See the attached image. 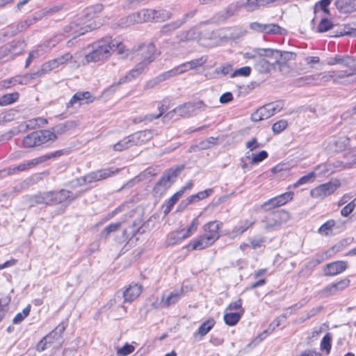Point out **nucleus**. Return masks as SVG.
<instances>
[{
    "mask_svg": "<svg viewBox=\"0 0 356 356\" xmlns=\"http://www.w3.org/2000/svg\"><path fill=\"white\" fill-rule=\"evenodd\" d=\"M327 63L329 65H339L345 69L309 75L304 79L323 82L332 81L334 83H342L341 80L356 76V60L353 56L336 55L334 57L329 58ZM355 81H356V76Z\"/></svg>",
    "mask_w": 356,
    "mask_h": 356,
    "instance_id": "obj_1",
    "label": "nucleus"
},
{
    "mask_svg": "<svg viewBox=\"0 0 356 356\" xmlns=\"http://www.w3.org/2000/svg\"><path fill=\"white\" fill-rule=\"evenodd\" d=\"M92 50L85 55L84 59L81 61L83 65L90 63L102 61L111 55L114 51L118 54L125 52L124 45L119 40H113L111 37H106L99 40L91 45Z\"/></svg>",
    "mask_w": 356,
    "mask_h": 356,
    "instance_id": "obj_2",
    "label": "nucleus"
},
{
    "mask_svg": "<svg viewBox=\"0 0 356 356\" xmlns=\"http://www.w3.org/2000/svg\"><path fill=\"white\" fill-rule=\"evenodd\" d=\"M102 4H95L92 6L88 7L85 10L84 19L83 24H81L76 22H72L69 26L65 28L66 32H72L69 35L73 39L76 37L83 35L88 31H90L98 28L100 26V23L91 22L97 14L100 13L103 10Z\"/></svg>",
    "mask_w": 356,
    "mask_h": 356,
    "instance_id": "obj_3",
    "label": "nucleus"
},
{
    "mask_svg": "<svg viewBox=\"0 0 356 356\" xmlns=\"http://www.w3.org/2000/svg\"><path fill=\"white\" fill-rule=\"evenodd\" d=\"M134 58L140 62L136 67L141 72L156 56V47L153 43H144L133 51Z\"/></svg>",
    "mask_w": 356,
    "mask_h": 356,
    "instance_id": "obj_4",
    "label": "nucleus"
},
{
    "mask_svg": "<svg viewBox=\"0 0 356 356\" xmlns=\"http://www.w3.org/2000/svg\"><path fill=\"white\" fill-rule=\"evenodd\" d=\"M63 152L62 150L56 151L54 152L42 155L31 160L26 161L19 165L10 166L7 169L3 170V172H7L8 175H13L18 172L26 171L31 168H35V166L47 161L49 159L60 156L63 155Z\"/></svg>",
    "mask_w": 356,
    "mask_h": 356,
    "instance_id": "obj_5",
    "label": "nucleus"
},
{
    "mask_svg": "<svg viewBox=\"0 0 356 356\" xmlns=\"http://www.w3.org/2000/svg\"><path fill=\"white\" fill-rule=\"evenodd\" d=\"M182 169L183 167L177 166L166 170L154 187V195L156 197L162 196L175 181Z\"/></svg>",
    "mask_w": 356,
    "mask_h": 356,
    "instance_id": "obj_6",
    "label": "nucleus"
},
{
    "mask_svg": "<svg viewBox=\"0 0 356 356\" xmlns=\"http://www.w3.org/2000/svg\"><path fill=\"white\" fill-rule=\"evenodd\" d=\"M264 50L265 51H270V53L265 52L262 54V56H259L254 66L259 72L268 73L275 67V65L277 64L278 58L281 56V54L278 52V50L271 49H264Z\"/></svg>",
    "mask_w": 356,
    "mask_h": 356,
    "instance_id": "obj_7",
    "label": "nucleus"
},
{
    "mask_svg": "<svg viewBox=\"0 0 356 356\" xmlns=\"http://www.w3.org/2000/svg\"><path fill=\"white\" fill-rule=\"evenodd\" d=\"M56 137L54 133H51L49 129L41 130L32 132L26 136L23 139V145L25 147H33L40 145L49 140H55Z\"/></svg>",
    "mask_w": 356,
    "mask_h": 356,
    "instance_id": "obj_8",
    "label": "nucleus"
},
{
    "mask_svg": "<svg viewBox=\"0 0 356 356\" xmlns=\"http://www.w3.org/2000/svg\"><path fill=\"white\" fill-rule=\"evenodd\" d=\"M188 63H182L168 71H166L165 72H163L156 76L155 78L149 80L147 83V88H153L155 86L158 85L159 83L165 81L173 76L185 73L186 72L188 71L190 67H188Z\"/></svg>",
    "mask_w": 356,
    "mask_h": 356,
    "instance_id": "obj_9",
    "label": "nucleus"
},
{
    "mask_svg": "<svg viewBox=\"0 0 356 356\" xmlns=\"http://www.w3.org/2000/svg\"><path fill=\"white\" fill-rule=\"evenodd\" d=\"M341 186L340 181L337 179H332L327 183L320 184L310 191L313 198L323 199L332 195Z\"/></svg>",
    "mask_w": 356,
    "mask_h": 356,
    "instance_id": "obj_10",
    "label": "nucleus"
},
{
    "mask_svg": "<svg viewBox=\"0 0 356 356\" xmlns=\"http://www.w3.org/2000/svg\"><path fill=\"white\" fill-rule=\"evenodd\" d=\"M81 195V192L74 194L70 191L62 189L57 192H47V197H46V199L47 201L49 202V204H54L61 203L66 200L72 202L79 197Z\"/></svg>",
    "mask_w": 356,
    "mask_h": 356,
    "instance_id": "obj_11",
    "label": "nucleus"
},
{
    "mask_svg": "<svg viewBox=\"0 0 356 356\" xmlns=\"http://www.w3.org/2000/svg\"><path fill=\"white\" fill-rule=\"evenodd\" d=\"M142 10L145 22L152 21L161 22L171 17V13L166 10L143 9Z\"/></svg>",
    "mask_w": 356,
    "mask_h": 356,
    "instance_id": "obj_12",
    "label": "nucleus"
},
{
    "mask_svg": "<svg viewBox=\"0 0 356 356\" xmlns=\"http://www.w3.org/2000/svg\"><path fill=\"white\" fill-rule=\"evenodd\" d=\"M349 157H354L352 161H335L330 163L332 168V173L341 171L345 169H350L356 165V150H349L343 154L344 159Z\"/></svg>",
    "mask_w": 356,
    "mask_h": 356,
    "instance_id": "obj_13",
    "label": "nucleus"
},
{
    "mask_svg": "<svg viewBox=\"0 0 356 356\" xmlns=\"http://www.w3.org/2000/svg\"><path fill=\"white\" fill-rule=\"evenodd\" d=\"M293 197V193L286 192L275 197L270 198L262 204V207L268 211L273 208L284 205Z\"/></svg>",
    "mask_w": 356,
    "mask_h": 356,
    "instance_id": "obj_14",
    "label": "nucleus"
},
{
    "mask_svg": "<svg viewBox=\"0 0 356 356\" xmlns=\"http://www.w3.org/2000/svg\"><path fill=\"white\" fill-rule=\"evenodd\" d=\"M120 172L119 168H106L90 172L87 175L88 182L91 184L112 177Z\"/></svg>",
    "mask_w": 356,
    "mask_h": 356,
    "instance_id": "obj_15",
    "label": "nucleus"
},
{
    "mask_svg": "<svg viewBox=\"0 0 356 356\" xmlns=\"http://www.w3.org/2000/svg\"><path fill=\"white\" fill-rule=\"evenodd\" d=\"M94 97L90 92H78L75 93L67 104V107H79L82 104L91 103Z\"/></svg>",
    "mask_w": 356,
    "mask_h": 356,
    "instance_id": "obj_16",
    "label": "nucleus"
},
{
    "mask_svg": "<svg viewBox=\"0 0 356 356\" xmlns=\"http://www.w3.org/2000/svg\"><path fill=\"white\" fill-rule=\"evenodd\" d=\"M204 24H200L197 26L192 27L187 31H181L178 35V39L181 42H187L191 40H197L200 43V35H201V26Z\"/></svg>",
    "mask_w": 356,
    "mask_h": 356,
    "instance_id": "obj_17",
    "label": "nucleus"
},
{
    "mask_svg": "<svg viewBox=\"0 0 356 356\" xmlns=\"http://www.w3.org/2000/svg\"><path fill=\"white\" fill-rule=\"evenodd\" d=\"M216 241L205 234L200 236L196 240L191 241L188 248L191 250H202L212 245Z\"/></svg>",
    "mask_w": 356,
    "mask_h": 356,
    "instance_id": "obj_18",
    "label": "nucleus"
},
{
    "mask_svg": "<svg viewBox=\"0 0 356 356\" xmlns=\"http://www.w3.org/2000/svg\"><path fill=\"white\" fill-rule=\"evenodd\" d=\"M348 267L344 261H337L327 264L324 268V274L326 276H335L345 271Z\"/></svg>",
    "mask_w": 356,
    "mask_h": 356,
    "instance_id": "obj_19",
    "label": "nucleus"
},
{
    "mask_svg": "<svg viewBox=\"0 0 356 356\" xmlns=\"http://www.w3.org/2000/svg\"><path fill=\"white\" fill-rule=\"evenodd\" d=\"M143 10L134 13L128 16L121 18L118 21V25L121 28H127L131 25L145 22L144 17L142 15Z\"/></svg>",
    "mask_w": 356,
    "mask_h": 356,
    "instance_id": "obj_20",
    "label": "nucleus"
},
{
    "mask_svg": "<svg viewBox=\"0 0 356 356\" xmlns=\"http://www.w3.org/2000/svg\"><path fill=\"white\" fill-rule=\"evenodd\" d=\"M200 35V44L204 46H211L220 40V37L217 31H209L201 27Z\"/></svg>",
    "mask_w": 356,
    "mask_h": 356,
    "instance_id": "obj_21",
    "label": "nucleus"
},
{
    "mask_svg": "<svg viewBox=\"0 0 356 356\" xmlns=\"http://www.w3.org/2000/svg\"><path fill=\"white\" fill-rule=\"evenodd\" d=\"M184 294L182 288L175 289L168 296H163L160 304L163 307H168L177 303L184 296Z\"/></svg>",
    "mask_w": 356,
    "mask_h": 356,
    "instance_id": "obj_22",
    "label": "nucleus"
},
{
    "mask_svg": "<svg viewBox=\"0 0 356 356\" xmlns=\"http://www.w3.org/2000/svg\"><path fill=\"white\" fill-rule=\"evenodd\" d=\"M349 284L350 280L346 278L338 282L327 285L322 290V293L326 296H332L336 294L337 292L345 289L349 286Z\"/></svg>",
    "mask_w": 356,
    "mask_h": 356,
    "instance_id": "obj_23",
    "label": "nucleus"
},
{
    "mask_svg": "<svg viewBox=\"0 0 356 356\" xmlns=\"http://www.w3.org/2000/svg\"><path fill=\"white\" fill-rule=\"evenodd\" d=\"M222 223L218 220L207 222L203 226L204 234L216 241L220 237L219 229Z\"/></svg>",
    "mask_w": 356,
    "mask_h": 356,
    "instance_id": "obj_24",
    "label": "nucleus"
},
{
    "mask_svg": "<svg viewBox=\"0 0 356 356\" xmlns=\"http://www.w3.org/2000/svg\"><path fill=\"white\" fill-rule=\"evenodd\" d=\"M235 11V7L232 5L228 6L225 10L218 12L211 19L202 22L201 24H209L213 23H219L231 17Z\"/></svg>",
    "mask_w": 356,
    "mask_h": 356,
    "instance_id": "obj_25",
    "label": "nucleus"
},
{
    "mask_svg": "<svg viewBox=\"0 0 356 356\" xmlns=\"http://www.w3.org/2000/svg\"><path fill=\"white\" fill-rule=\"evenodd\" d=\"M131 136L134 145H141L153 138L154 132L150 129H146L131 134Z\"/></svg>",
    "mask_w": 356,
    "mask_h": 356,
    "instance_id": "obj_26",
    "label": "nucleus"
},
{
    "mask_svg": "<svg viewBox=\"0 0 356 356\" xmlns=\"http://www.w3.org/2000/svg\"><path fill=\"white\" fill-rule=\"evenodd\" d=\"M142 72L135 67L134 69L130 70L126 75L122 76L119 81L112 84L108 88L109 92H114L120 85L127 82L131 81L137 76H138Z\"/></svg>",
    "mask_w": 356,
    "mask_h": 356,
    "instance_id": "obj_27",
    "label": "nucleus"
},
{
    "mask_svg": "<svg viewBox=\"0 0 356 356\" xmlns=\"http://www.w3.org/2000/svg\"><path fill=\"white\" fill-rule=\"evenodd\" d=\"M141 292V285L137 284L129 285V286L123 292L124 302H131L134 301L140 295Z\"/></svg>",
    "mask_w": 356,
    "mask_h": 356,
    "instance_id": "obj_28",
    "label": "nucleus"
},
{
    "mask_svg": "<svg viewBox=\"0 0 356 356\" xmlns=\"http://www.w3.org/2000/svg\"><path fill=\"white\" fill-rule=\"evenodd\" d=\"M255 222V220L253 218L246 219L241 221L238 225H236L232 230L230 234L232 238L240 236L245 231L252 227Z\"/></svg>",
    "mask_w": 356,
    "mask_h": 356,
    "instance_id": "obj_29",
    "label": "nucleus"
},
{
    "mask_svg": "<svg viewBox=\"0 0 356 356\" xmlns=\"http://www.w3.org/2000/svg\"><path fill=\"white\" fill-rule=\"evenodd\" d=\"M59 64L56 58L51 60L48 62L44 63L37 72H34L32 75V78H36L38 76H41L44 74H47L51 72L53 70H55L59 67Z\"/></svg>",
    "mask_w": 356,
    "mask_h": 356,
    "instance_id": "obj_30",
    "label": "nucleus"
},
{
    "mask_svg": "<svg viewBox=\"0 0 356 356\" xmlns=\"http://www.w3.org/2000/svg\"><path fill=\"white\" fill-rule=\"evenodd\" d=\"M59 64L56 58L51 60L48 62L44 63L37 72H34L32 75V78H36L38 76H41L44 74H47L51 72L53 70H55L59 67Z\"/></svg>",
    "mask_w": 356,
    "mask_h": 356,
    "instance_id": "obj_31",
    "label": "nucleus"
},
{
    "mask_svg": "<svg viewBox=\"0 0 356 356\" xmlns=\"http://www.w3.org/2000/svg\"><path fill=\"white\" fill-rule=\"evenodd\" d=\"M65 330V325L63 323H61L53 331L45 336V339H48L49 345L55 341H59Z\"/></svg>",
    "mask_w": 356,
    "mask_h": 356,
    "instance_id": "obj_32",
    "label": "nucleus"
},
{
    "mask_svg": "<svg viewBox=\"0 0 356 356\" xmlns=\"http://www.w3.org/2000/svg\"><path fill=\"white\" fill-rule=\"evenodd\" d=\"M76 126V123L74 121H66L63 123L58 124L54 127L51 130H50L51 133H54L57 138V135H60L66 131L74 128Z\"/></svg>",
    "mask_w": 356,
    "mask_h": 356,
    "instance_id": "obj_33",
    "label": "nucleus"
},
{
    "mask_svg": "<svg viewBox=\"0 0 356 356\" xmlns=\"http://www.w3.org/2000/svg\"><path fill=\"white\" fill-rule=\"evenodd\" d=\"M233 65L229 63H226L219 67H217L213 72L207 74L206 76L209 79H215L218 76L222 75V76H227L228 74H230L233 72Z\"/></svg>",
    "mask_w": 356,
    "mask_h": 356,
    "instance_id": "obj_34",
    "label": "nucleus"
},
{
    "mask_svg": "<svg viewBox=\"0 0 356 356\" xmlns=\"http://www.w3.org/2000/svg\"><path fill=\"white\" fill-rule=\"evenodd\" d=\"M335 5L337 9L343 13L356 10V0H337Z\"/></svg>",
    "mask_w": 356,
    "mask_h": 356,
    "instance_id": "obj_35",
    "label": "nucleus"
},
{
    "mask_svg": "<svg viewBox=\"0 0 356 356\" xmlns=\"http://www.w3.org/2000/svg\"><path fill=\"white\" fill-rule=\"evenodd\" d=\"M348 140V138L346 137L332 139L329 142V149L333 152H341L346 147Z\"/></svg>",
    "mask_w": 356,
    "mask_h": 356,
    "instance_id": "obj_36",
    "label": "nucleus"
},
{
    "mask_svg": "<svg viewBox=\"0 0 356 356\" xmlns=\"http://www.w3.org/2000/svg\"><path fill=\"white\" fill-rule=\"evenodd\" d=\"M270 117L271 114L268 110L267 104H266L259 108L251 115V120L254 122H259Z\"/></svg>",
    "mask_w": 356,
    "mask_h": 356,
    "instance_id": "obj_37",
    "label": "nucleus"
},
{
    "mask_svg": "<svg viewBox=\"0 0 356 356\" xmlns=\"http://www.w3.org/2000/svg\"><path fill=\"white\" fill-rule=\"evenodd\" d=\"M177 114L180 117L188 118L190 117V113L188 109V104H184L180 105L172 111L168 112L165 116L164 118L171 119L174 117V115Z\"/></svg>",
    "mask_w": 356,
    "mask_h": 356,
    "instance_id": "obj_38",
    "label": "nucleus"
},
{
    "mask_svg": "<svg viewBox=\"0 0 356 356\" xmlns=\"http://www.w3.org/2000/svg\"><path fill=\"white\" fill-rule=\"evenodd\" d=\"M215 325V321L213 318H209L199 327L197 331L194 333V337L200 336V338L205 336L213 328Z\"/></svg>",
    "mask_w": 356,
    "mask_h": 356,
    "instance_id": "obj_39",
    "label": "nucleus"
},
{
    "mask_svg": "<svg viewBox=\"0 0 356 356\" xmlns=\"http://www.w3.org/2000/svg\"><path fill=\"white\" fill-rule=\"evenodd\" d=\"M243 313L244 309H241L238 312H227L224 315V321L227 325L233 326L239 321Z\"/></svg>",
    "mask_w": 356,
    "mask_h": 356,
    "instance_id": "obj_40",
    "label": "nucleus"
},
{
    "mask_svg": "<svg viewBox=\"0 0 356 356\" xmlns=\"http://www.w3.org/2000/svg\"><path fill=\"white\" fill-rule=\"evenodd\" d=\"M33 23L28 17L24 21H22L17 24L15 26H10V29H11L10 33L9 34L12 36L17 35L19 33H21L25 30H26L30 26H31ZM8 35V33H7ZM6 34H4V36H6Z\"/></svg>",
    "mask_w": 356,
    "mask_h": 356,
    "instance_id": "obj_41",
    "label": "nucleus"
},
{
    "mask_svg": "<svg viewBox=\"0 0 356 356\" xmlns=\"http://www.w3.org/2000/svg\"><path fill=\"white\" fill-rule=\"evenodd\" d=\"M131 137V135H129L115 143L113 147V150L116 152H122L134 146Z\"/></svg>",
    "mask_w": 356,
    "mask_h": 356,
    "instance_id": "obj_42",
    "label": "nucleus"
},
{
    "mask_svg": "<svg viewBox=\"0 0 356 356\" xmlns=\"http://www.w3.org/2000/svg\"><path fill=\"white\" fill-rule=\"evenodd\" d=\"M336 222L334 220H329L323 223L318 229L319 234L325 236L332 235L333 228L335 227Z\"/></svg>",
    "mask_w": 356,
    "mask_h": 356,
    "instance_id": "obj_43",
    "label": "nucleus"
},
{
    "mask_svg": "<svg viewBox=\"0 0 356 356\" xmlns=\"http://www.w3.org/2000/svg\"><path fill=\"white\" fill-rule=\"evenodd\" d=\"M187 104L190 116L196 115L198 113L204 111L207 108V105L200 100L195 102H188Z\"/></svg>",
    "mask_w": 356,
    "mask_h": 356,
    "instance_id": "obj_44",
    "label": "nucleus"
},
{
    "mask_svg": "<svg viewBox=\"0 0 356 356\" xmlns=\"http://www.w3.org/2000/svg\"><path fill=\"white\" fill-rule=\"evenodd\" d=\"M313 172L316 177L332 174L330 163H323L318 165L314 168Z\"/></svg>",
    "mask_w": 356,
    "mask_h": 356,
    "instance_id": "obj_45",
    "label": "nucleus"
},
{
    "mask_svg": "<svg viewBox=\"0 0 356 356\" xmlns=\"http://www.w3.org/2000/svg\"><path fill=\"white\" fill-rule=\"evenodd\" d=\"M184 194V191H179L175 193L165 203V207L164 209V213L168 214L173 207V206L177 203L179 199Z\"/></svg>",
    "mask_w": 356,
    "mask_h": 356,
    "instance_id": "obj_46",
    "label": "nucleus"
},
{
    "mask_svg": "<svg viewBox=\"0 0 356 356\" xmlns=\"http://www.w3.org/2000/svg\"><path fill=\"white\" fill-rule=\"evenodd\" d=\"M122 223L121 222H117L109 224L106 226L100 233V235L103 238H107L111 233L118 231Z\"/></svg>",
    "mask_w": 356,
    "mask_h": 356,
    "instance_id": "obj_47",
    "label": "nucleus"
},
{
    "mask_svg": "<svg viewBox=\"0 0 356 356\" xmlns=\"http://www.w3.org/2000/svg\"><path fill=\"white\" fill-rule=\"evenodd\" d=\"M19 98L18 92L8 93L0 97V106H5L15 102Z\"/></svg>",
    "mask_w": 356,
    "mask_h": 356,
    "instance_id": "obj_48",
    "label": "nucleus"
},
{
    "mask_svg": "<svg viewBox=\"0 0 356 356\" xmlns=\"http://www.w3.org/2000/svg\"><path fill=\"white\" fill-rule=\"evenodd\" d=\"M79 54L78 52H76L74 56H73L72 54H70V53H66L60 56H58V58H56V59L57 60L59 65H65L70 61L72 60L73 58H74V63H78V58H79Z\"/></svg>",
    "mask_w": 356,
    "mask_h": 356,
    "instance_id": "obj_49",
    "label": "nucleus"
},
{
    "mask_svg": "<svg viewBox=\"0 0 356 356\" xmlns=\"http://www.w3.org/2000/svg\"><path fill=\"white\" fill-rule=\"evenodd\" d=\"M332 335L330 333H327L322 339L321 341V350H325L326 354L329 355L332 348Z\"/></svg>",
    "mask_w": 356,
    "mask_h": 356,
    "instance_id": "obj_50",
    "label": "nucleus"
},
{
    "mask_svg": "<svg viewBox=\"0 0 356 356\" xmlns=\"http://www.w3.org/2000/svg\"><path fill=\"white\" fill-rule=\"evenodd\" d=\"M266 51L264 49H254L251 52H246L243 54V58L246 59L253 60L254 64L257 62L259 56H262V54ZM270 53V51H268Z\"/></svg>",
    "mask_w": 356,
    "mask_h": 356,
    "instance_id": "obj_51",
    "label": "nucleus"
},
{
    "mask_svg": "<svg viewBox=\"0 0 356 356\" xmlns=\"http://www.w3.org/2000/svg\"><path fill=\"white\" fill-rule=\"evenodd\" d=\"M184 23H185V20H177V21L170 22L162 27L161 32L163 33H167L168 32H170L172 31H174V30L179 28Z\"/></svg>",
    "mask_w": 356,
    "mask_h": 356,
    "instance_id": "obj_52",
    "label": "nucleus"
},
{
    "mask_svg": "<svg viewBox=\"0 0 356 356\" xmlns=\"http://www.w3.org/2000/svg\"><path fill=\"white\" fill-rule=\"evenodd\" d=\"M62 40L61 35H57L50 39L49 41L44 42L40 48L42 49L43 51H47L51 49L54 47L58 43H59Z\"/></svg>",
    "mask_w": 356,
    "mask_h": 356,
    "instance_id": "obj_53",
    "label": "nucleus"
},
{
    "mask_svg": "<svg viewBox=\"0 0 356 356\" xmlns=\"http://www.w3.org/2000/svg\"><path fill=\"white\" fill-rule=\"evenodd\" d=\"M186 238L182 230L176 231L172 232L169 235V243L172 245L181 241L183 239Z\"/></svg>",
    "mask_w": 356,
    "mask_h": 356,
    "instance_id": "obj_54",
    "label": "nucleus"
},
{
    "mask_svg": "<svg viewBox=\"0 0 356 356\" xmlns=\"http://www.w3.org/2000/svg\"><path fill=\"white\" fill-rule=\"evenodd\" d=\"M316 177L314 172H311L307 175L300 177L293 185V188H298L301 185L312 182L314 178Z\"/></svg>",
    "mask_w": 356,
    "mask_h": 356,
    "instance_id": "obj_55",
    "label": "nucleus"
},
{
    "mask_svg": "<svg viewBox=\"0 0 356 356\" xmlns=\"http://www.w3.org/2000/svg\"><path fill=\"white\" fill-rule=\"evenodd\" d=\"M284 102L282 101H277L275 102H272L267 104L268 110L271 114V116L274 115L275 114L279 113L284 107Z\"/></svg>",
    "mask_w": 356,
    "mask_h": 356,
    "instance_id": "obj_56",
    "label": "nucleus"
},
{
    "mask_svg": "<svg viewBox=\"0 0 356 356\" xmlns=\"http://www.w3.org/2000/svg\"><path fill=\"white\" fill-rule=\"evenodd\" d=\"M251 73V68L248 66L243 67L234 70L230 77L234 78L236 76H248Z\"/></svg>",
    "mask_w": 356,
    "mask_h": 356,
    "instance_id": "obj_57",
    "label": "nucleus"
},
{
    "mask_svg": "<svg viewBox=\"0 0 356 356\" xmlns=\"http://www.w3.org/2000/svg\"><path fill=\"white\" fill-rule=\"evenodd\" d=\"M288 126V122L285 120H281L274 123L272 126V131L276 134H280Z\"/></svg>",
    "mask_w": 356,
    "mask_h": 356,
    "instance_id": "obj_58",
    "label": "nucleus"
},
{
    "mask_svg": "<svg viewBox=\"0 0 356 356\" xmlns=\"http://www.w3.org/2000/svg\"><path fill=\"white\" fill-rule=\"evenodd\" d=\"M273 216L275 218L278 219V222H280L279 227H280L283 223L286 222L290 219L289 213L284 210L274 213Z\"/></svg>",
    "mask_w": 356,
    "mask_h": 356,
    "instance_id": "obj_59",
    "label": "nucleus"
},
{
    "mask_svg": "<svg viewBox=\"0 0 356 356\" xmlns=\"http://www.w3.org/2000/svg\"><path fill=\"white\" fill-rule=\"evenodd\" d=\"M31 307L29 305L25 307L22 312L18 313L13 320L14 324L21 323L30 313Z\"/></svg>",
    "mask_w": 356,
    "mask_h": 356,
    "instance_id": "obj_60",
    "label": "nucleus"
},
{
    "mask_svg": "<svg viewBox=\"0 0 356 356\" xmlns=\"http://www.w3.org/2000/svg\"><path fill=\"white\" fill-rule=\"evenodd\" d=\"M218 139L213 137H209L199 143V147L202 149H209L217 143Z\"/></svg>",
    "mask_w": 356,
    "mask_h": 356,
    "instance_id": "obj_61",
    "label": "nucleus"
},
{
    "mask_svg": "<svg viewBox=\"0 0 356 356\" xmlns=\"http://www.w3.org/2000/svg\"><path fill=\"white\" fill-rule=\"evenodd\" d=\"M42 51H44L40 47L39 49H37L34 51H31L29 54V56H28L26 60L25 67H28L29 66V65L31 64V63L34 59L38 58L39 56H40L42 55Z\"/></svg>",
    "mask_w": 356,
    "mask_h": 356,
    "instance_id": "obj_62",
    "label": "nucleus"
},
{
    "mask_svg": "<svg viewBox=\"0 0 356 356\" xmlns=\"http://www.w3.org/2000/svg\"><path fill=\"white\" fill-rule=\"evenodd\" d=\"M356 207V197L354 198L350 203L346 205L341 211V214L347 217L355 209Z\"/></svg>",
    "mask_w": 356,
    "mask_h": 356,
    "instance_id": "obj_63",
    "label": "nucleus"
},
{
    "mask_svg": "<svg viewBox=\"0 0 356 356\" xmlns=\"http://www.w3.org/2000/svg\"><path fill=\"white\" fill-rule=\"evenodd\" d=\"M244 8L248 11H253L262 6L260 0H247L243 4Z\"/></svg>",
    "mask_w": 356,
    "mask_h": 356,
    "instance_id": "obj_64",
    "label": "nucleus"
}]
</instances>
